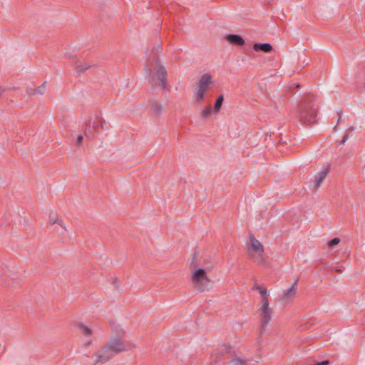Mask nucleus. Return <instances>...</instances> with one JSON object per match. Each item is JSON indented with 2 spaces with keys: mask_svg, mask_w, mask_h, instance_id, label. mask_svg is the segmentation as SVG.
I'll use <instances>...</instances> for the list:
<instances>
[{
  "mask_svg": "<svg viewBox=\"0 0 365 365\" xmlns=\"http://www.w3.org/2000/svg\"><path fill=\"white\" fill-rule=\"evenodd\" d=\"M226 40L229 43L237 46H242L245 43L242 37L237 34H229L226 36Z\"/></svg>",
  "mask_w": 365,
  "mask_h": 365,
  "instance_id": "nucleus-12",
  "label": "nucleus"
},
{
  "mask_svg": "<svg viewBox=\"0 0 365 365\" xmlns=\"http://www.w3.org/2000/svg\"><path fill=\"white\" fill-rule=\"evenodd\" d=\"M264 263H265V261L263 259L260 258L259 259V264H264Z\"/></svg>",
  "mask_w": 365,
  "mask_h": 365,
  "instance_id": "nucleus-30",
  "label": "nucleus"
},
{
  "mask_svg": "<svg viewBox=\"0 0 365 365\" xmlns=\"http://www.w3.org/2000/svg\"><path fill=\"white\" fill-rule=\"evenodd\" d=\"M341 112H338L339 119V118H340V117H341Z\"/></svg>",
  "mask_w": 365,
  "mask_h": 365,
  "instance_id": "nucleus-33",
  "label": "nucleus"
},
{
  "mask_svg": "<svg viewBox=\"0 0 365 365\" xmlns=\"http://www.w3.org/2000/svg\"><path fill=\"white\" fill-rule=\"evenodd\" d=\"M212 113L210 106H205L200 113V118L202 119H207Z\"/></svg>",
  "mask_w": 365,
  "mask_h": 365,
  "instance_id": "nucleus-17",
  "label": "nucleus"
},
{
  "mask_svg": "<svg viewBox=\"0 0 365 365\" xmlns=\"http://www.w3.org/2000/svg\"><path fill=\"white\" fill-rule=\"evenodd\" d=\"M211 83V75L210 73H205L200 76L197 83V89L207 93Z\"/></svg>",
  "mask_w": 365,
  "mask_h": 365,
  "instance_id": "nucleus-7",
  "label": "nucleus"
},
{
  "mask_svg": "<svg viewBox=\"0 0 365 365\" xmlns=\"http://www.w3.org/2000/svg\"><path fill=\"white\" fill-rule=\"evenodd\" d=\"M259 306L258 313L260 322L259 330L262 335L265 332L268 324L272 320V308L269 307V299L265 297L264 299H261Z\"/></svg>",
  "mask_w": 365,
  "mask_h": 365,
  "instance_id": "nucleus-4",
  "label": "nucleus"
},
{
  "mask_svg": "<svg viewBox=\"0 0 365 365\" xmlns=\"http://www.w3.org/2000/svg\"><path fill=\"white\" fill-rule=\"evenodd\" d=\"M195 255H196V253L194 254L193 257H192V264L194 263V259L195 258Z\"/></svg>",
  "mask_w": 365,
  "mask_h": 365,
  "instance_id": "nucleus-32",
  "label": "nucleus"
},
{
  "mask_svg": "<svg viewBox=\"0 0 365 365\" xmlns=\"http://www.w3.org/2000/svg\"><path fill=\"white\" fill-rule=\"evenodd\" d=\"M339 242H340V239L338 237H335L328 242V246L329 247H332L338 245L339 243Z\"/></svg>",
  "mask_w": 365,
  "mask_h": 365,
  "instance_id": "nucleus-25",
  "label": "nucleus"
},
{
  "mask_svg": "<svg viewBox=\"0 0 365 365\" xmlns=\"http://www.w3.org/2000/svg\"><path fill=\"white\" fill-rule=\"evenodd\" d=\"M78 329L82 331V333L86 336H91L92 334L91 329L86 327L84 324H78Z\"/></svg>",
  "mask_w": 365,
  "mask_h": 365,
  "instance_id": "nucleus-22",
  "label": "nucleus"
},
{
  "mask_svg": "<svg viewBox=\"0 0 365 365\" xmlns=\"http://www.w3.org/2000/svg\"><path fill=\"white\" fill-rule=\"evenodd\" d=\"M260 288H261V286H259V285H258V284H255V285L253 287V288H252V289H255V290H257V291H259Z\"/></svg>",
  "mask_w": 365,
  "mask_h": 365,
  "instance_id": "nucleus-29",
  "label": "nucleus"
},
{
  "mask_svg": "<svg viewBox=\"0 0 365 365\" xmlns=\"http://www.w3.org/2000/svg\"><path fill=\"white\" fill-rule=\"evenodd\" d=\"M89 126H91V133H94L96 135V133L94 132H93V129L94 130L95 132L98 133V129L99 128V127L102 126V121L99 119H96L93 123L92 125H86V127H89Z\"/></svg>",
  "mask_w": 365,
  "mask_h": 365,
  "instance_id": "nucleus-21",
  "label": "nucleus"
},
{
  "mask_svg": "<svg viewBox=\"0 0 365 365\" xmlns=\"http://www.w3.org/2000/svg\"><path fill=\"white\" fill-rule=\"evenodd\" d=\"M232 347L228 344H223L220 347L221 353H227L229 354L231 352Z\"/></svg>",
  "mask_w": 365,
  "mask_h": 365,
  "instance_id": "nucleus-24",
  "label": "nucleus"
},
{
  "mask_svg": "<svg viewBox=\"0 0 365 365\" xmlns=\"http://www.w3.org/2000/svg\"><path fill=\"white\" fill-rule=\"evenodd\" d=\"M316 98L312 94L305 95L298 107L299 120L306 125H312L316 122L317 115V105Z\"/></svg>",
  "mask_w": 365,
  "mask_h": 365,
  "instance_id": "nucleus-2",
  "label": "nucleus"
},
{
  "mask_svg": "<svg viewBox=\"0 0 365 365\" xmlns=\"http://www.w3.org/2000/svg\"><path fill=\"white\" fill-rule=\"evenodd\" d=\"M84 136L88 138H92L95 136V134L91 133V126L86 127L83 129V135L79 134L76 136V141H75V145L76 146H80L82 144Z\"/></svg>",
  "mask_w": 365,
  "mask_h": 365,
  "instance_id": "nucleus-10",
  "label": "nucleus"
},
{
  "mask_svg": "<svg viewBox=\"0 0 365 365\" xmlns=\"http://www.w3.org/2000/svg\"><path fill=\"white\" fill-rule=\"evenodd\" d=\"M163 110V107L160 103L155 101H153L151 102L150 114L152 116H153L155 118L160 117Z\"/></svg>",
  "mask_w": 365,
  "mask_h": 365,
  "instance_id": "nucleus-11",
  "label": "nucleus"
},
{
  "mask_svg": "<svg viewBox=\"0 0 365 365\" xmlns=\"http://www.w3.org/2000/svg\"><path fill=\"white\" fill-rule=\"evenodd\" d=\"M191 280L194 288L200 292L210 289L212 285V282L207 277L205 269L202 268H197L194 271Z\"/></svg>",
  "mask_w": 365,
  "mask_h": 365,
  "instance_id": "nucleus-3",
  "label": "nucleus"
},
{
  "mask_svg": "<svg viewBox=\"0 0 365 365\" xmlns=\"http://www.w3.org/2000/svg\"><path fill=\"white\" fill-rule=\"evenodd\" d=\"M49 222L51 225L58 224L61 227H63L64 230L67 232V229L63 226V222L62 219L56 213L51 212L49 215Z\"/></svg>",
  "mask_w": 365,
  "mask_h": 365,
  "instance_id": "nucleus-14",
  "label": "nucleus"
},
{
  "mask_svg": "<svg viewBox=\"0 0 365 365\" xmlns=\"http://www.w3.org/2000/svg\"><path fill=\"white\" fill-rule=\"evenodd\" d=\"M258 292L261 294L262 299H264V297L268 299L269 292L267 289V288L261 287V288L259 289V290Z\"/></svg>",
  "mask_w": 365,
  "mask_h": 365,
  "instance_id": "nucleus-23",
  "label": "nucleus"
},
{
  "mask_svg": "<svg viewBox=\"0 0 365 365\" xmlns=\"http://www.w3.org/2000/svg\"><path fill=\"white\" fill-rule=\"evenodd\" d=\"M29 92H34V88H28L27 89L28 94H29Z\"/></svg>",
  "mask_w": 365,
  "mask_h": 365,
  "instance_id": "nucleus-31",
  "label": "nucleus"
},
{
  "mask_svg": "<svg viewBox=\"0 0 365 365\" xmlns=\"http://www.w3.org/2000/svg\"><path fill=\"white\" fill-rule=\"evenodd\" d=\"M329 361L328 360L322 361L321 362H318L314 365H328Z\"/></svg>",
  "mask_w": 365,
  "mask_h": 365,
  "instance_id": "nucleus-26",
  "label": "nucleus"
},
{
  "mask_svg": "<svg viewBox=\"0 0 365 365\" xmlns=\"http://www.w3.org/2000/svg\"><path fill=\"white\" fill-rule=\"evenodd\" d=\"M252 359H243L240 356H235L229 361L228 365H249Z\"/></svg>",
  "mask_w": 365,
  "mask_h": 365,
  "instance_id": "nucleus-15",
  "label": "nucleus"
},
{
  "mask_svg": "<svg viewBox=\"0 0 365 365\" xmlns=\"http://www.w3.org/2000/svg\"><path fill=\"white\" fill-rule=\"evenodd\" d=\"M332 269L339 273H341L342 272L341 269L339 268V267H333Z\"/></svg>",
  "mask_w": 365,
  "mask_h": 365,
  "instance_id": "nucleus-28",
  "label": "nucleus"
},
{
  "mask_svg": "<svg viewBox=\"0 0 365 365\" xmlns=\"http://www.w3.org/2000/svg\"><path fill=\"white\" fill-rule=\"evenodd\" d=\"M90 67H91V65H88L87 63H78L76 66V73L78 74H79L82 72H84L85 71L88 69Z\"/></svg>",
  "mask_w": 365,
  "mask_h": 365,
  "instance_id": "nucleus-20",
  "label": "nucleus"
},
{
  "mask_svg": "<svg viewBox=\"0 0 365 365\" xmlns=\"http://www.w3.org/2000/svg\"><path fill=\"white\" fill-rule=\"evenodd\" d=\"M46 91V83H42L36 88H34V92H29V95H43Z\"/></svg>",
  "mask_w": 365,
  "mask_h": 365,
  "instance_id": "nucleus-18",
  "label": "nucleus"
},
{
  "mask_svg": "<svg viewBox=\"0 0 365 365\" xmlns=\"http://www.w3.org/2000/svg\"><path fill=\"white\" fill-rule=\"evenodd\" d=\"M329 172V168L324 167L322 170L316 175L313 184L311 185V189L312 190H317L322 185Z\"/></svg>",
  "mask_w": 365,
  "mask_h": 365,
  "instance_id": "nucleus-6",
  "label": "nucleus"
},
{
  "mask_svg": "<svg viewBox=\"0 0 365 365\" xmlns=\"http://www.w3.org/2000/svg\"><path fill=\"white\" fill-rule=\"evenodd\" d=\"M133 347V345L130 342L123 341L116 337L112 338L96 353V363L104 364L118 354L130 350Z\"/></svg>",
  "mask_w": 365,
  "mask_h": 365,
  "instance_id": "nucleus-1",
  "label": "nucleus"
},
{
  "mask_svg": "<svg viewBox=\"0 0 365 365\" xmlns=\"http://www.w3.org/2000/svg\"><path fill=\"white\" fill-rule=\"evenodd\" d=\"M253 48L255 51H263L264 53H269L272 50V46L268 43H255Z\"/></svg>",
  "mask_w": 365,
  "mask_h": 365,
  "instance_id": "nucleus-13",
  "label": "nucleus"
},
{
  "mask_svg": "<svg viewBox=\"0 0 365 365\" xmlns=\"http://www.w3.org/2000/svg\"><path fill=\"white\" fill-rule=\"evenodd\" d=\"M147 73L150 74L152 68H157L156 76L160 80V86L163 90H165L167 88L166 76L167 72L165 68L160 65V61L158 56H153V59L149 58L145 64Z\"/></svg>",
  "mask_w": 365,
  "mask_h": 365,
  "instance_id": "nucleus-5",
  "label": "nucleus"
},
{
  "mask_svg": "<svg viewBox=\"0 0 365 365\" xmlns=\"http://www.w3.org/2000/svg\"><path fill=\"white\" fill-rule=\"evenodd\" d=\"M297 282L298 279H296L292 284L290 287L287 288L284 291L281 297L282 300L288 302L294 297L297 291Z\"/></svg>",
  "mask_w": 365,
  "mask_h": 365,
  "instance_id": "nucleus-8",
  "label": "nucleus"
},
{
  "mask_svg": "<svg viewBox=\"0 0 365 365\" xmlns=\"http://www.w3.org/2000/svg\"><path fill=\"white\" fill-rule=\"evenodd\" d=\"M224 101L223 96H220L217 98L214 105V112L218 113L222 107Z\"/></svg>",
  "mask_w": 365,
  "mask_h": 365,
  "instance_id": "nucleus-16",
  "label": "nucleus"
},
{
  "mask_svg": "<svg viewBox=\"0 0 365 365\" xmlns=\"http://www.w3.org/2000/svg\"><path fill=\"white\" fill-rule=\"evenodd\" d=\"M206 93H207L205 91H202L197 89V92L195 94V102L197 103H202L205 98Z\"/></svg>",
  "mask_w": 365,
  "mask_h": 365,
  "instance_id": "nucleus-19",
  "label": "nucleus"
},
{
  "mask_svg": "<svg viewBox=\"0 0 365 365\" xmlns=\"http://www.w3.org/2000/svg\"><path fill=\"white\" fill-rule=\"evenodd\" d=\"M250 245L252 250L260 257L264 254V247L261 242L252 235H250Z\"/></svg>",
  "mask_w": 365,
  "mask_h": 365,
  "instance_id": "nucleus-9",
  "label": "nucleus"
},
{
  "mask_svg": "<svg viewBox=\"0 0 365 365\" xmlns=\"http://www.w3.org/2000/svg\"><path fill=\"white\" fill-rule=\"evenodd\" d=\"M348 138H349L348 134L344 135L342 140H341V144L344 145L345 143V142L348 140Z\"/></svg>",
  "mask_w": 365,
  "mask_h": 365,
  "instance_id": "nucleus-27",
  "label": "nucleus"
}]
</instances>
